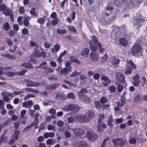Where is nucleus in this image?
<instances>
[{
    "instance_id": "obj_17",
    "label": "nucleus",
    "mask_w": 147,
    "mask_h": 147,
    "mask_svg": "<svg viewBox=\"0 0 147 147\" xmlns=\"http://www.w3.org/2000/svg\"><path fill=\"white\" fill-rule=\"evenodd\" d=\"M33 104L32 101L31 100H29L22 103L23 107L25 108H30Z\"/></svg>"
},
{
    "instance_id": "obj_55",
    "label": "nucleus",
    "mask_w": 147,
    "mask_h": 147,
    "mask_svg": "<svg viewBox=\"0 0 147 147\" xmlns=\"http://www.w3.org/2000/svg\"><path fill=\"white\" fill-rule=\"evenodd\" d=\"M80 147H89V145L84 142H81Z\"/></svg>"
},
{
    "instance_id": "obj_31",
    "label": "nucleus",
    "mask_w": 147,
    "mask_h": 147,
    "mask_svg": "<svg viewBox=\"0 0 147 147\" xmlns=\"http://www.w3.org/2000/svg\"><path fill=\"white\" fill-rule=\"evenodd\" d=\"M20 132L19 131H17L14 132L13 135V139L15 140H17L19 136Z\"/></svg>"
},
{
    "instance_id": "obj_61",
    "label": "nucleus",
    "mask_w": 147,
    "mask_h": 147,
    "mask_svg": "<svg viewBox=\"0 0 147 147\" xmlns=\"http://www.w3.org/2000/svg\"><path fill=\"white\" fill-rule=\"evenodd\" d=\"M94 105L96 108L97 109L100 108V103L98 101H96L95 102Z\"/></svg>"
},
{
    "instance_id": "obj_32",
    "label": "nucleus",
    "mask_w": 147,
    "mask_h": 147,
    "mask_svg": "<svg viewBox=\"0 0 147 147\" xmlns=\"http://www.w3.org/2000/svg\"><path fill=\"white\" fill-rule=\"evenodd\" d=\"M57 32L59 34L62 35L66 34L67 30L65 29L61 30L60 28H58L57 30Z\"/></svg>"
},
{
    "instance_id": "obj_12",
    "label": "nucleus",
    "mask_w": 147,
    "mask_h": 147,
    "mask_svg": "<svg viewBox=\"0 0 147 147\" xmlns=\"http://www.w3.org/2000/svg\"><path fill=\"white\" fill-rule=\"evenodd\" d=\"M101 79L104 81L102 84L104 86H108L111 82V80L109 79L106 76H102L101 77Z\"/></svg>"
},
{
    "instance_id": "obj_47",
    "label": "nucleus",
    "mask_w": 147,
    "mask_h": 147,
    "mask_svg": "<svg viewBox=\"0 0 147 147\" xmlns=\"http://www.w3.org/2000/svg\"><path fill=\"white\" fill-rule=\"evenodd\" d=\"M35 97V96L34 95L32 94H29L27 95L24 98V100H27L28 99L30 98H34Z\"/></svg>"
},
{
    "instance_id": "obj_40",
    "label": "nucleus",
    "mask_w": 147,
    "mask_h": 147,
    "mask_svg": "<svg viewBox=\"0 0 147 147\" xmlns=\"http://www.w3.org/2000/svg\"><path fill=\"white\" fill-rule=\"evenodd\" d=\"M131 68L128 67L127 66L125 69L124 71V73L126 75H128L131 74Z\"/></svg>"
},
{
    "instance_id": "obj_58",
    "label": "nucleus",
    "mask_w": 147,
    "mask_h": 147,
    "mask_svg": "<svg viewBox=\"0 0 147 147\" xmlns=\"http://www.w3.org/2000/svg\"><path fill=\"white\" fill-rule=\"evenodd\" d=\"M69 61L72 62H77L78 61L73 56H71L69 57Z\"/></svg>"
},
{
    "instance_id": "obj_62",
    "label": "nucleus",
    "mask_w": 147,
    "mask_h": 147,
    "mask_svg": "<svg viewBox=\"0 0 147 147\" xmlns=\"http://www.w3.org/2000/svg\"><path fill=\"white\" fill-rule=\"evenodd\" d=\"M20 125V122L19 121H17L14 123V126L15 129L17 130L19 128V126Z\"/></svg>"
},
{
    "instance_id": "obj_30",
    "label": "nucleus",
    "mask_w": 147,
    "mask_h": 147,
    "mask_svg": "<svg viewBox=\"0 0 147 147\" xmlns=\"http://www.w3.org/2000/svg\"><path fill=\"white\" fill-rule=\"evenodd\" d=\"M60 47V45H56L54 46V47L52 48L51 49L53 53L58 51Z\"/></svg>"
},
{
    "instance_id": "obj_34",
    "label": "nucleus",
    "mask_w": 147,
    "mask_h": 147,
    "mask_svg": "<svg viewBox=\"0 0 147 147\" xmlns=\"http://www.w3.org/2000/svg\"><path fill=\"white\" fill-rule=\"evenodd\" d=\"M25 82L26 83V86L27 87H32L33 83V81L29 79L25 80Z\"/></svg>"
},
{
    "instance_id": "obj_56",
    "label": "nucleus",
    "mask_w": 147,
    "mask_h": 147,
    "mask_svg": "<svg viewBox=\"0 0 147 147\" xmlns=\"http://www.w3.org/2000/svg\"><path fill=\"white\" fill-rule=\"evenodd\" d=\"M81 142H80L77 141H74L73 143V146L75 147H80Z\"/></svg>"
},
{
    "instance_id": "obj_11",
    "label": "nucleus",
    "mask_w": 147,
    "mask_h": 147,
    "mask_svg": "<svg viewBox=\"0 0 147 147\" xmlns=\"http://www.w3.org/2000/svg\"><path fill=\"white\" fill-rule=\"evenodd\" d=\"M133 81L132 83V84L135 87H138L140 83V77L138 75L136 74L133 78Z\"/></svg>"
},
{
    "instance_id": "obj_7",
    "label": "nucleus",
    "mask_w": 147,
    "mask_h": 147,
    "mask_svg": "<svg viewBox=\"0 0 147 147\" xmlns=\"http://www.w3.org/2000/svg\"><path fill=\"white\" fill-rule=\"evenodd\" d=\"M115 147H118V146L123 147L125 141L121 138H114L112 140Z\"/></svg>"
},
{
    "instance_id": "obj_22",
    "label": "nucleus",
    "mask_w": 147,
    "mask_h": 147,
    "mask_svg": "<svg viewBox=\"0 0 147 147\" xmlns=\"http://www.w3.org/2000/svg\"><path fill=\"white\" fill-rule=\"evenodd\" d=\"M127 66H130L131 67L132 69H136V65L131 60H128L127 61Z\"/></svg>"
},
{
    "instance_id": "obj_45",
    "label": "nucleus",
    "mask_w": 147,
    "mask_h": 147,
    "mask_svg": "<svg viewBox=\"0 0 147 147\" xmlns=\"http://www.w3.org/2000/svg\"><path fill=\"white\" fill-rule=\"evenodd\" d=\"M92 42H93L94 45L96 44L97 45L98 42V39L95 36H92Z\"/></svg>"
},
{
    "instance_id": "obj_28",
    "label": "nucleus",
    "mask_w": 147,
    "mask_h": 147,
    "mask_svg": "<svg viewBox=\"0 0 147 147\" xmlns=\"http://www.w3.org/2000/svg\"><path fill=\"white\" fill-rule=\"evenodd\" d=\"M34 56L36 58H38L41 56V53L37 49H36L34 53Z\"/></svg>"
},
{
    "instance_id": "obj_20",
    "label": "nucleus",
    "mask_w": 147,
    "mask_h": 147,
    "mask_svg": "<svg viewBox=\"0 0 147 147\" xmlns=\"http://www.w3.org/2000/svg\"><path fill=\"white\" fill-rule=\"evenodd\" d=\"M119 44L124 46H126L127 45V41L125 38H120L119 40Z\"/></svg>"
},
{
    "instance_id": "obj_9",
    "label": "nucleus",
    "mask_w": 147,
    "mask_h": 147,
    "mask_svg": "<svg viewBox=\"0 0 147 147\" xmlns=\"http://www.w3.org/2000/svg\"><path fill=\"white\" fill-rule=\"evenodd\" d=\"M86 136L89 140L93 141H94L97 138V135L92 131H88Z\"/></svg>"
},
{
    "instance_id": "obj_8",
    "label": "nucleus",
    "mask_w": 147,
    "mask_h": 147,
    "mask_svg": "<svg viewBox=\"0 0 147 147\" xmlns=\"http://www.w3.org/2000/svg\"><path fill=\"white\" fill-rule=\"evenodd\" d=\"M71 130L73 131L75 136L78 137H80L84 134L83 130L79 127L72 128Z\"/></svg>"
},
{
    "instance_id": "obj_23",
    "label": "nucleus",
    "mask_w": 147,
    "mask_h": 147,
    "mask_svg": "<svg viewBox=\"0 0 147 147\" xmlns=\"http://www.w3.org/2000/svg\"><path fill=\"white\" fill-rule=\"evenodd\" d=\"M124 5L126 6H133L134 5V3L130 0H126L123 3Z\"/></svg>"
},
{
    "instance_id": "obj_46",
    "label": "nucleus",
    "mask_w": 147,
    "mask_h": 147,
    "mask_svg": "<svg viewBox=\"0 0 147 147\" xmlns=\"http://www.w3.org/2000/svg\"><path fill=\"white\" fill-rule=\"evenodd\" d=\"M22 34L23 35H28V30L26 28H24L22 29Z\"/></svg>"
},
{
    "instance_id": "obj_3",
    "label": "nucleus",
    "mask_w": 147,
    "mask_h": 147,
    "mask_svg": "<svg viewBox=\"0 0 147 147\" xmlns=\"http://www.w3.org/2000/svg\"><path fill=\"white\" fill-rule=\"evenodd\" d=\"M87 92L85 88H82L78 92V94L80 100L87 103L89 102L90 99L89 97L84 94Z\"/></svg>"
},
{
    "instance_id": "obj_49",
    "label": "nucleus",
    "mask_w": 147,
    "mask_h": 147,
    "mask_svg": "<svg viewBox=\"0 0 147 147\" xmlns=\"http://www.w3.org/2000/svg\"><path fill=\"white\" fill-rule=\"evenodd\" d=\"M119 29L120 30L121 32H123L124 33H125L126 32L127 30L126 28H125L124 25H123L121 27H119Z\"/></svg>"
},
{
    "instance_id": "obj_43",
    "label": "nucleus",
    "mask_w": 147,
    "mask_h": 147,
    "mask_svg": "<svg viewBox=\"0 0 147 147\" xmlns=\"http://www.w3.org/2000/svg\"><path fill=\"white\" fill-rule=\"evenodd\" d=\"M55 142V140L52 139H49L46 141V144L48 145H53Z\"/></svg>"
},
{
    "instance_id": "obj_19",
    "label": "nucleus",
    "mask_w": 147,
    "mask_h": 147,
    "mask_svg": "<svg viewBox=\"0 0 147 147\" xmlns=\"http://www.w3.org/2000/svg\"><path fill=\"white\" fill-rule=\"evenodd\" d=\"M71 69L70 67H64L61 69L60 71V74L65 75L67 74L68 71H71Z\"/></svg>"
},
{
    "instance_id": "obj_5",
    "label": "nucleus",
    "mask_w": 147,
    "mask_h": 147,
    "mask_svg": "<svg viewBox=\"0 0 147 147\" xmlns=\"http://www.w3.org/2000/svg\"><path fill=\"white\" fill-rule=\"evenodd\" d=\"M72 110L78 111L79 110V106L75 104H71L65 105L61 109V110L63 111H68Z\"/></svg>"
},
{
    "instance_id": "obj_6",
    "label": "nucleus",
    "mask_w": 147,
    "mask_h": 147,
    "mask_svg": "<svg viewBox=\"0 0 147 147\" xmlns=\"http://www.w3.org/2000/svg\"><path fill=\"white\" fill-rule=\"evenodd\" d=\"M136 19L134 20V27L136 29H137L140 27L143 24V22L144 21H146L147 19H142L140 16H139V18H137V17Z\"/></svg>"
},
{
    "instance_id": "obj_16",
    "label": "nucleus",
    "mask_w": 147,
    "mask_h": 147,
    "mask_svg": "<svg viewBox=\"0 0 147 147\" xmlns=\"http://www.w3.org/2000/svg\"><path fill=\"white\" fill-rule=\"evenodd\" d=\"M59 86V83H56L47 86H46V88L48 90H52L57 88Z\"/></svg>"
},
{
    "instance_id": "obj_24",
    "label": "nucleus",
    "mask_w": 147,
    "mask_h": 147,
    "mask_svg": "<svg viewBox=\"0 0 147 147\" xmlns=\"http://www.w3.org/2000/svg\"><path fill=\"white\" fill-rule=\"evenodd\" d=\"M34 125L32 123L30 125H28L27 127H26L23 130L22 132L23 133H25L30 130Z\"/></svg>"
},
{
    "instance_id": "obj_42",
    "label": "nucleus",
    "mask_w": 147,
    "mask_h": 147,
    "mask_svg": "<svg viewBox=\"0 0 147 147\" xmlns=\"http://www.w3.org/2000/svg\"><path fill=\"white\" fill-rule=\"evenodd\" d=\"M67 97L68 98H71L72 99L75 98L74 94L72 92L69 93L67 95Z\"/></svg>"
},
{
    "instance_id": "obj_39",
    "label": "nucleus",
    "mask_w": 147,
    "mask_h": 147,
    "mask_svg": "<svg viewBox=\"0 0 147 147\" xmlns=\"http://www.w3.org/2000/svg\"><path fill=\"white\" fill-rule=\"evenodd\" d=\"M11 121V119L9 118L5 122L3 123L2 125H0V127H5L8 125L10 122Z\"/></svg>"
},
{
    "instance_id": "obj_26",
    "label": "nucleus",
    "mask_w": 147,
    "mask_h": 147,
    "mask_svg": "<svg viewBox=\"0 0 147 147\" xmlns=\"http://www.w3.org/2000/svg\"><path fill=\"white\" fill-rule=\"evenodd\" d=\"M21 65L28 69H30L33 67L31 64L27 62H24L22 63Z\"/></svg>"
},
{
    "instance_id": "obj_64",
    "label": "nucleus",
    "mask_w": 147,
    "mask_h": 147,
    "mask_svg": "<svg viewBox=\"0 0 147 147\" xmlns=\"http://www.w3.org/2000/svg\"><path fill=\"white\" fill-rule=\"evenodd\" d=\"M117 89L118 92H120L123 90V88L122 85L120 84H119L118 86Z\"/></svg>"
},
{
    "instance_id": "obj_29",
    "label": "nucleus",
    "mask_w": 147,
    "mask_h": 147,
    "mask_svg": "<svg viewBox=\"0 0 147 147\" xmlns=\"http://www.w3.org/2000/svg\"><path fill=\"white\" fill-rule=\"evenodd\" d=\"M39 115L38 113H36L34 116V120L32 123L34 125H37L38 123V117Z\"/></svg>"
},
{
    "instance_id": "obj_57",
    "label": "nucleus",
    "mask_w": 147,
    "mask_h": 147,
    "mask_svg": "<svg viewBox=\"0 0 147 147\" xmlns=\"http://www.w3.org/2000/svg\"><path fill=\"white\" fill-rule=\"evenodd\" d=\"M107 98L105 97H102L101 98L100 101L102 104H105L107 102Z\"/></svg>"
},
{
    "instance_id": "obj_13",
    "label": "nucleus",
    "mask_w": 147,
    "mask_h": 147,
    "mask_svg": "<svg viewBox=\"0 0 147 147\" xmlns=\"http://www.w3.org/2000/svg\"><path fill=\"white\" fill-rule=\"evenodd\" d=\"M106 127V125L103 123L102 122H98V123L97 125V128L98 131V132H101L104 129H105Z\"/></svg>"
},
{
    "instance_id": "obj_59",
    "label": "nucleus",
    "mask_w": 147,
    "mask_h": 147,
    "mask_svg": "<svg viewBox=\"0 0 147 147\" xmlns=\"http://www.w3.org/2000/svg\"><path fill=\"white\" fill-rule=\"evenodd\" d=\"M30 13L31 15L33 16H37V15L35 12V8L33 7L31 10L30 11Z\"/></svg>"
},
{
    "instance_id": "obj_37",
    "label": "nucleus",
    "mask_w": 147,
    "mask_h": 147,
    "mask_svg": "<svg viewBox=\"0 0 147 147\" xmlns=\"http://www.w3.org/2000/svg\"><path fill=\"white\" fill-rule=\"evenodd\" d=\"M97 46L98 47L100 50V53H102L105 51V49L103 47V46L102 45H101L100 43H98L97 44Z\"/></svg>"
},
{
    "instance_id": "obj_21",
    "label": "nucleus",
    "mask_w": 147,
    "mask_h": 147,
    "mask_svg": "<svg viewBox=\"0 0 147 147\" xmlns=\"http://www.w3.org/2000/svg\"><path fill=\"white\" fill-rule=\"evenodd\" d=\"M89 44L90 45V50L92 51H96L97 49V45L96 44L94 45L91 40L89 41Z\"/></svg>"
},
{
    "instance_id": "obj_35",
    "label": "nucleus",
    "mask_w": 147,
    "mask_h": 147,
    "mask_svg": "<svg viewBox=\"0 0 147 147\" xmlns=\"http://www.w3.org/2000/svg\"><path fill=\"white\" fill-rule=\"evenodd\" d=\"M12 12V11H10L9 9L7 7L3 12L5 15L8 16Z\"/></svg>"
},
{
    "instance_id": "obj_36",
    "label": "nucleus",
    "mask_w": 147,
    "mask_h": 147,
    "mask_svg": "<svg viewBox=\"0 0 147 147\" xmlns=\"http://www.w3.org/2000/svg\"><path fill=\"white\" fill-rule=\"evenodd\" d=\"M17 73L16 72H9L7 71L5 73V74L8 77H13Z\"/></svg>"
},
{
    "instance_id": "obj_50",
    "label": "nucleus",
    "mask_w": 147,
    "mask_h": 147,
    "mask_svg": "<svg viewBox=\"0 0 147 147\" xmlns=\"http://www.w3.org/2000/svg\"><path fill=\"white\" fill-rule=\"evenodd\" d=\"M136 140L134 138H131L129 141V143L131 144H135L136 143Z\"/></svg>"
},
{
    "instance_id": "obj_41",
    "label": "nucleus",
    "mask_w": 147,
    "mask_h": 147,
    "mask_svg": "<svg viewBox=\"0 0 147 147\" xmlns=\"http://www.w3.org/2000/svg\"><path fill=\"white\" fill-rule=\"evenodd\" d=\"M59 22V20L57 18L52 20L51 24L53 26H55Z\"/></svg>"
},
{
    "instance_id": "obj_53",
    "label": "nucleus",
    "mask_w": 147,
    "mask_h": 147,
    "mask_svg": "<svg viewBox=\"0 0 147 147\" xmlns=\"http://www.w3.org/2000/svg\"><path fill=\"white\" fill-rule=\"evenodd\" d=\"M109 90L110 92H114L115 91L116 88L114 86L112 85L109 86Z\"/></svg>"
},
{
    "instance_id": "obj_44",
    "label": "nucleus",
    "mask_w": 147,
    "mask_h": 147,
    "mask_svg": "<svg viewBox=\"0 0 147 147\" xmlns=\"http://www.w3.org/2000/svg\"><path fill=\"white\" fill-rule=\"evenodd\" d=\"M3 28L6 31H7L9 30V25L8 22H5L4 24Z\"/></svg>"
},
{
    "instance_id": "obj_33",
    "label": "nucleus",
    "mask_w": 147,
    "mask_h": 147,
    "mask_svg": "<svg viewBox=\"0 0 147 147\" xmlns=\"http://www.w3.org/2000/svg\"><path fill=\"white\" fill-rule=\"evenodd\" d=\"M111 37L112 40H115L119 38V36L116 33H113L111 34Z\"/></svg>"
},
{
    "instance_id": "obj_38",
    "label": "nucleus",
    "mask_w": 147,
    "mask_h": 147,
    "mask_svg": "<svg viewBox=\"0 0 147 147\" xmlns=\"http://www.w3.org/2000/svg\"><path fill=\"white\" fill-rule=\"evenodd\" d=\"M68 29L69 30L74 33H76L77 32L76 29L72 26H69L68 27Z\"/></svg>"
},
{
    "instance_id": "obj_63",
    "label": "nucleus",
    "mask_w": 147,
    "mask_h": 147,
    "mask_svg": "<svg viewBox=\"0 0 147 147\" xmlns=\"http://www.w3.org/2000/svg\"><path fill=\"white\" fill-rule=\"evenodd\" d=\"M63 124V122L61 120H59L57 122V125L59 127H62Z\"/></svg>"
},
{
    "instance_id": "obj_48",
    "label": "nucleus",
    "mask_w": 147,
    "mask_h": 147,
    "mask_svg": "<svg viewBox=\"0 0 147 147\" xmlns=\"http://www.w3.org/2000/svg\"><path fill=\"white\" fill-rule=\"evenodd\" d=\"M5 135V134H3L1 136L0 139V143H1L3 142H5L7 140L6 137H4Z\"/></svg>"
},
{
    "instance_id": "obj_18",
    "label": "nucleus",
    "mask_w": 147,
    "mask_h": 147,
    "mask_svg": "<svg viewBox=\"0 0 147 147\" xmlns=\"http://www.w3.org/2000/svg\"><path fill=\"white\" fill-rule=\"evenodd\" d=\"M66 98V96L63 94L58 93L56 96L55 99L58 100H64Z\"/></svg>"
},
{
    "instance_id": "obj_2",
    "label": "nucleus",
    "mask_w": 147,
    "mask_h": 147,
    "mask_svg": "<svg viewBox=\"0 0 147 147\" xmlns=\"http://www.w3.org/2000/svg\"><path fill=\"white\" fill-rule=\"evenodd\" d=\"M94 114L91 111L87 112L85 115H78V118L81 123L88 122L90 121L94 116Z\"/></svg>"
},
{
    "instance_id": "obj_51",
    "label": "nucleus",
    "mask_w": 147,
    "mask_h": 147,
    "mask_svg": "<svg viewBox=\"0 0 147 147\" xmlns=\"http://www.w3.org/2000/svg\"><path fill=\"white\" fill-rule=\"evenodd\" d=\"M46 20L45 17L39 19L37 20L38 22L40 24H44Z\"/></svg>"
},
{
    "instance_id": "obj_4",
    "label": "nucleus",
    "mask_w": 147,
    "mask_h": 147,
    "mask_svg": "<svg viewBox=\"0 0 147 147\" xmlns=\"http://www.w3.org/2000/svg\"><path fill=\"white\" fill-rule=\"evenodd\" d=\"M142 52L141 46L139 44L135 43L131 50L132 55L134 56L141 55Z\"/></svg>"
},
{
    "instance_id": "obj_10",
    "label": "nucleus",
    "mask_w": 147,
    "mask_h": 147,
    "mask_svg": "<svg viewBox=\"0 0 147 147\" xmlns=\"http://www.w3.org/2000/svg\"><path fill=\"white\" fill-rule=\"evenodd\" d=\"M116 77L117 81L119 83L125 82L124 76L120 73L118 72L116 74Z\"/></svg>"
},
{
    "instance_id": "obj_27",
    "label": "nucleus",
    "mask_w": 147,
    "mask_h": 147,
    "mask_svg": "<svg viewBox=\"0 0 147 147\" xmlns=\"http://www.w3.org/2000/svg\"><path fill=\"white\" fill-rule=\"evenodd\" d=\"M89 52V49L88 48H86L84 50L82 51L81 54L83 56L86 57L87 56Z\"/></svg>"
},
{
    "instance_id": "obj_52",
    "label": "nucleus",
    "mask_w": 147,
    "mask_h": 147,
    "mask_svg": "<svg viewBox=\"0 0 147 147\" xmlns=\"http://www.w3.org/2000/svg\"><path fill=\"white\" fill-rule=\"evenodd\" d=\"M27 71V70L26 69H23L22 70L18 72L17 74L20 76H22L24 75Z\"/></svg>"
},
{
    "instance_id": "obj_15",
    "label": "nucleus",
    "mask_w": 147,
    "mask_h": 147,
    "mask_svg": "<svg viewBox=\"0 0 147 147\" xmlns=\"http://www.w3.org/2000/svg\"><path fill=\"white\" fill-rule=\"evenodd\" d=\"M90 56L91 59L93 61L96 62L98 60V55L96 53L91 52L90 54Z\"/></svg>"
},
{
    "instance_id": "obj_1",
    "label": "nucleus",
    "mask_w": 147,
    "mask_h": 147,
    "mask_svg": "<svg viewBox=\"0 0 147 147\" xmlns=\"http://www.w3.org/2000/svg\"><path fill=\"white\" fill-rule=\"evenodd\" d=\"M110 15L105 11L102 13V17L100 19V22L101 24L107 25L111 24L115 19L114 16L109 17Z\"/></svg>"
},
{
    "instance_id": "obj_54",
    "label": "nucleus",
    "mask_w": 147,
    "mask_h": 147,
    "mask_svg": "<svg viewBox=\"0 0 147 147\" xmlns=\"http://www.w3.org/2000/svg\"><path fill=\"white\" fill-rule=\"evenodd\" d=\"M53 70L49 67L47 68L44 71L45 73L46 74L51 73L53 72Z\"/></svg>"
},
{
    "instance_id": "obj_60",
    "label": "nucleus",
    "mask_w": 147,
    "mask_h": 147,
    "mask_svg": "<svg viewBox=\"0 0 147 147\" xmlns=\"http://www.w3.org/2000/svg\"><path fill=\"white\" fill-rule=\"evenodd\" d=\"M7 7L4 4H2L0 5V11L3 12L7 8Z\"/></svg>"
},
{
    "instance_id": "obj_14",
    "label": "nucleus",
    "mask_w": 147,
    "mask_h": 147,
    "mask_svg": "<svg viewBox=\"0 0 147 147\" xmlns=\"http://www.w3.org/2000/svg\"><path fill=\"white\" fill-rule=\"evenodd\" d=\"M110 61L112 64L115 67L119 63L120 60L117 57H113L111 58Z\"/></svg>"
},
{
    "instance_id": "obj_25",
    "label": "nucleus",
    "mask_w": 147,
    "mask_h": 147,
    "mask_svg": "<svg viewBox=\"0 0 147 147\" xmlns=\"http://www.w3.org/2000/svg\"><path fill=\"white\" fill-rule=\"evenodd\" d=\"M26 90L27 92H29L31 93H34L36 94H38V90H34L33 88H27L25 89Z\"/></svg>"
}]
</instances>
